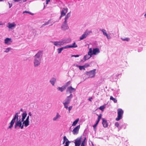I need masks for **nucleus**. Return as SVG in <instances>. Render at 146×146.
Listing matches in <instances>:
<instances>
[{"label":"nucleus","mask_w":146,"mask_h":146,"mask_svg":"<svg viewBox=\"0 0 146 146\" xmlns=\"http://www.w3.org/2000/svg\"><path fill=\"white\" fill-rule=\"evenodd\" d=\"M42 54L43 52L41 50L39 51L34 56L33 65L35 67H37L40 65Z\"/></svg>","instance_id":"f257e3e1"},{"label":"nucleus","mask_w":146,"mask_h":146,"mask_svg":"<svg viewBox=\"0 0 146 146\" xmlns=\"http://www.w3.org/2000/svg\"><path fill=\"white\" fill-rule=\"evenodd\" d=\"M25 126V123H23V121H22L21 119L19 120L16 121L14 126L15 128L17 129L18 127H19L21 129H22Z\"/></svg>","instance_id":"f03ea898"},{"label":"nucleus","mask_w":146,"mask_h":146,"mask_svg":"<svg viewBox=\"0 0 146 146\" xmlns=\"http://www.w3.org/2000/svg\"><path fill=\"white\" fill-rule=\"evenodd\" d=\"M18 113H16L15 116L13 118L11 122L9 123L10 125L8 127L9 129H11L13 127L15 122V120L16 119V121L19 120H18Z\"/></svg>","instance_id":"7ed1b4c3"},{"label":"nucleus","mask_w":146,"mask_h":146,"mask_svg":"<svg viewBox=\"0 0 146 146\" xmlns=\"http://www.w3.org/2000/svg\"><path fill=\"white\" fill-rule=\"evenodd\" d=\"M92 33V32L91 30H89L88 29L86 30L82 35L80 37V40H81L84 39L86 38L88 36Z\"/></svg>","instance_id":"20e7f679"},{"label":"nucleus","mask_w":146,"mask_h":146,"mask_svg":"<svg viewBox=\"0 0 146 146\" xmlns=\"http://www.w3.org/2000/svg\"><path fill=\"white\" fill-rule=\"evenodd\" d=\"M123 111L121 109H118L117 110V117L116 118L115 120L117 121H118L122 117V116L123 114Z\"/></svg>","instance_id":"39448f33"},{"label":"nucleus","mask_w":146,"mask_h":146,"mask_svg":"<svg viewBox=\"0 0 146 146\" xmlns=\"http://www.w3.org/2000/svg\"><path fill=\"white\" fill-rule=\"evenodd\" d=\"M96 69H94L88 72H87L86 74L88 76V78H92L94 77L95 75Z\"/></svg>","instance_id":"423d86ee"},{"label":"nucleus","mask_w":146,"mask_h":146,"mask_svg":"<svg viewBox=\"0 0 146 146\" xmlns=\"http://www.w3.org/2000/svg\"><path fill=\"white\" fill-rule=\"evenodd\" d=\"M91 50V53L92 56L93 55H97L100 52L99 48H94L93 50L91 48H89V49Z\"/></svg>","instance_id":"0eeeda50"},{"label":"nucleus","mask_w":146,"mask_h":146,"mask_svg":"<svg viewBox=\"0 0 146 146\" xmlns=\"http://www.w3.org/2000/svg\"><path fill=\"white\" fill-rule=\"evenodd\" d=\"M73 97V95L71 94L69 96H67L63 103L69 104L70 102L71 99Z\"/></svg>","instance_id":"6e6552de"},{"label":"nucleus","mask_w":146,"mask_h":146,"mask_svg":"<svg viewBox=\"0 0 146 146\" xmlns=\"http://www.w3.org/2000/svg\"><path fill=\"white\" fill-rule=\"evenodd\" d=\"M82 137H78L75 140V146H80L81 144Z\"/></svg>","instance_id":"1a4fd4ad"},{"label":"nucleus","mask_w":146,"mask_h":146,"mask_svg":"<svg viewBox=\"0 0 146 146\" xmlns=\"http://www.w3.org/2000/svg\"><path fill=\"white\" fill-rule=\"evenodd\" d=\"M91 49H89V51L88 52V54L84 56V59L85 60H88L92 56V55L91 53Z\"/></svg>","instance_id":"9d476101"},{"label":"nucleus","mask_w":146,"mask_h":146,"mask_svg":"<svg viewBox=\"0 0 146 146\" xmlns=\"http://www.w3.org/2000/svg\"><path fill=\"white\" fill-rule=\"evenodd\" d=\"M68 10V9L67 7L64 8L62 10L61 12V16L60 17V19L66 15V13H67Z\"/></svg>","instance_id":"9b49d317"},{"label":"nucleus","mask_w":146,"mask_h":146,"mask_svg":"<svg viewBox=\"0 0 146 146\" xmlns=\"http://www.w3.org/2000/svg\"><path fill=\"white\" fill-rule=\"evenodd\" d=\"M51 42L53 43L54 45L56 46H60L64 45L62 40L58 41H51Z\"/></svg>","instance_id":"f8f14e48"},{"label":"nucleus","mask_w":146,"mask_h":146,"mask_svg":"<svg viewBox=\"0 0 146 146\" xmlns=\"http://www.w3.org/2000/svg\"><path fill=\"white\" fill-rule=\"evenodd\" d=\"M80 127V126L79 125L74 128L72 131V133L74 135H76L78 134Z\"/></svg>","instance_id":"ddd939ff"},{"label":"nucleus","mask_w":146,"mask_h":146,"mask_svg":"<svg viewBox=\"0 0 146 146\" xmlns=\"http://www.w3.org/2000/svg\"><path fill=\"white\" fill-rule=\"evenodd\" d=\"M67 22L64 21L61 26V28L62 30H66L68 29L69 27L67 24Z\"/></svg>","instance_id":"4468645a"},{"label":"nucleus","mask_w":146,"mask_h":146,"mask_svg":"<svg viewBox=\"0 0 146 146\" xmlns=\"http://www.w3.org/2000/svg\"><path fill=\"white\" fill-rule=\"evenodd\" d=\"M8 24V25L7 26V27L9 29H12L15 28L16 25L15 23H9Z\"/></svg>","instance_id":"2eb2a0df"},{"label":"nucleus","mask_w":146,"mask_h":146,"mask_svg":"<svg viewBox=\"0 0 146 146\" xmlns=\"http://www.w3.org/2000/svg\"><path fill=\"white\" fill-rule=\"evenodd\" d=\"M12 42V39L11 38H7L4 40L5 44L7 45L11 44Z\"/></svg>","instance_id":"dca6fc26"},{"label":"nucleus","mask_w":146,"mask_h":146,"mask_svg":"<svg viewBox=\"0 0 146 146\" xmlns=\"http://www.w3.org/2000/svg\"><path fill=\"white\" fill-rule=\"evenodd\" d=\"M76 90V89L73 88L71 86L67 88V89L66 92H69L70 93H71L75 92Z\"/></svg>","instance_id":"f3484780"},{"label":"nucleus","mask_w":146,"mask_h":146,"mask_svg":"<svg viewBox=\"0 0 146 146\" xmlns=\"http://www.w3.org/2000/svg\"><path fill=\"white\" fill-rule=\"evenodd\" d=\"M61 115L58 113H57L55 117L53 118V121H58L61 117Z\"/></svg>","instance_id":"a211bd4d"},{"label":"nucleus","mask_w":146,"mask_h":146,"mask_svg":"<svg viewBox=\"0 0 146 146\" xmlns=\"http://www.w3.org/2000/svg\"><path fill=\"white\" fill-rule=\"evenodd\" d=\"M102 124L104 127H106L108 126V124L107 121H106L104 119H102Z\"/></svg>","instance_id":"6ab92c4d"},{"label":"nucleus","mask_w":146,"mask_h":146,"mask_svg":"<svg viewBox=\"0 0 146 146\" xmlns=\"http://www.w3.org/2000/svg\"><path fill=\"white\" fill-rule=\"evenodd\" d=\"M29 119L26 118L25 120L23 121V123H25V127H27L29 125Z\"/></svg>","instance_id":"aec40b11"},{"label":"nucleus","mask_w":146,"mask_h":146,"mask_svg":"<svg viewBox=\"0 0 146 146\" xmlns=\"http://www.w3.org/2000/svg\"><path fill=\"white\" fill-rule=\"evenodd\" d=\"M62 42H63V45L64 44L70 42L71 41V40L70 38H66L62 40Z\"/></svg>","instance_id":"412c9836"},{"label":"nucleus","mask_w":146,"mask_h":146,"mask_svg":"<svg viewBox=\"0 0 146 146\" xmlns=\"http://www.w3.org/2000/svg\"><path fill=\"white\" fill-rule=\"evenodd\" d=\"M56 79L55 78H52L50 81V83L52 84V85L54 86V84L56 82Z\"/></svg>","instance_id":"4be33fe9"},{"label":"nucleus","mask_w":146,"mask_h":146,"mask_svg":"<svg viewBox=\"0 0 146 146\" xmlns=\"http://www.w3.org/2000/svg\"><path fill=\"white\" fill-rule=\"evenodd\" d=\"M66 46L67 48H76L77 47V45L76 44L75 42H74L72 45H67Z\"/></svg>","instance_id":"5701e85b"},{"label":"nucleus","mask_w":146,"mask_h":146,"mask_svg":"<svg viewBox=\"0 0 146 146\" xmlns=\"http://www.w3.org/2000/svg\"><path fill=\"white\" fill-rule=\"evenodd\" d=\"M70 12L68 13L66 15L64 18V21L65 22H67V20L68 18L70 17Z\"/></svg>","instance_id":"b1692460"},{"label":"nucleus","mask_w":146,"mask_h":146,"mask_svg":"<svg viewBox=\"0 0 146 146\" xmlns=\"http://www.w3.org/2000/svg\"><path fill=\"white\" fill-rule=\"evenodd\" d=\"M67 48V47L66 46H64V47H61L60 48H58L57 49V50L58 51V54H60L61 53V51L64 49H66Z\"/></svg>","instance_id":"393cba45"},{"label":"nucleus","mask_w":146,"mask_h":146,"mask_svg":"<svg viewBox=\"0 0 146 146\" xmlns=\"http://www.w3.org/2000/svg\"><path fill=\"white\" fill-rule=\"evenodd\" d=\"M58 90L60 91L61 92H63L66 89L65 87H64V86L62 87H58L57 88Z\"/></svg>","instance_id":"a878e982"},{"label":"nucleus","mask_w":146,"mask_h":146,"mask_svg":"<svg viewBox=\"0 0 146 146\" xmlns=\"http://www.w3.org/2000/svg\"><path fill=\"white\" fill-rule=\"evenodd\" d=\"M79 120V119L78 118L76 119L73 123L72 125V126H74L76 125L77 124Z\"/></svg>","instance_id":"bb28decb"},{"label":"nucleus","mask_w":146,"mask_h":146,"mask_svg":"<svg viewBox=\"0 0 146 146\" xmlns=\"http://www.w3.org/2000/svg\"><path fill=\"white\" fill-rule=\"evenodd\" d=\"M12 49L11 47H8L6 48L5 49V51H4V52L6 53H7L9 52L10 50H12Z\"/></svg>","instance_id":"cd10ccee"},{"label":"nucleus","mask_w":146,"mask_h":146,"mask_svg":"<svg viewBox=\"0 0 146 146\" xmlns=\"http://www.w3.org/2000/svg\"><path fill=\"white\" fill-rule=\"evenodd\" d=\"M100 31L102 32L103 34L105 36H106L107 34L106 31L104 29H100Z\"/></svg>","instance_id":"c85d7f7f"},{"label":"nucleus","mask_w":146,"mask_h":146,"mask_svg":"<svg viewBox=\"0 0 146 146\" xmlns=\"http://www.w3.org/2000/svg\"><path fill=\"white\" fill-rule=\"evenodd\" d=\"M110 100H113V102L115 103L117 102V100L115 98H113L112 96H111L110 97Z\"/></svg>","instance_id":"c756f323"},{"label":"nucleus","mask_w":146,"mask_h":146,"mask_svg":"<svg viewBox=\"0 0 146 146\" xmlns=\"http://www.w3.org/2000/svg\"><path fill=\"white\" fill-rule=\"evenodd\" d=\"M121 39L123 41H128L129 40V38H121Z\"/></svg>","instance_id":"7c9ffc66"},{"label":"nucleus","mask_w":146,"mask_h":146,"mask_svg":"<svg viewBox=\"0 0 146 146\" xmlns=\"http://www.w3.org/2000/svg\"><path fill=\"white\" fill-rule=\"evenodd\" d=\"M71 83V82L70 81H69L67 82H66L65 85L64 86V87H65L66 88V87L70 85V84Z\"/></svg>","instance_id":"2f4dec72"},{"label":"nucleus","mask_w":146,"mask_h":146,"mask_svg":"<svg viewBox=\"0 0 146 146\" xmlns=\"http://www.w3.org/2000/svg\"><path fill=\"white\" fill-rule=\"evenodd\" d=\"M27 113L26 111H25L23 112V113L22 114V116L23 117H27Z\"/></svg>","instance_id":"473e14b6"},{"label":"nucleus","mask_w":146,"mask_h":146,"mask_svg":"<svg viewBox=\"0 0 146 146\" xmlns=\"http://www.w3.org/2000/svg\"><path fill=\"white\" fill-rule=\"evenodd\" d=\"M105 108V106H100L99 107V109L100 110L103 111L104 110V109Z\"/></svg>","instance_id":"72a5a7b5"},{"label":"nucleus","mask_w":146,"mask_h":146,"mask_svg":"<svg viewBox=\"0 0 146 146\" xmlns=\"http://www.w3.org/2000/svg\"><path fill=\"white\" fill-rule=\"evenodd\" d=\"M63 104L64 106V107L67 109L68 108V104L64 103H63Z\"/></svg>","instance_id":"f704fd0d"},{"label":"nucleus","mask_w":146,"mask_h":146,"mask_svg":"<svg viewBox=\"0 0 146 146\" xmlns=\"http://www.w3.org/2000/svg\"><path fill=\"white\" fill-rule=\"evenodd\" d=\"M70 143V142L69 141H66L65 143V145H64V146H68Z\"/></svg>","instance_id":"c9c22d12"},{"label":"nucleus","mask_w":146,"mask_h":146,"mask_svg":"<svg viewBox=\"0 0 146 146\" xmlns=\"http://www.w3.org/2000/svg\"><path fill=\"white\" fill-rule=\"evenodd\" d=\"M79 68L80 70H82V69H85V68L84 66H79Z\"/></svg>","instance_id":"e433bc0d"},{"label":"nucleus","mask_w":146,"mask_h":146,"mask_svg":"<svg viewBox=\"0 0 146 146\" xmlns=\"http://www.w3.org/2000/svg\"><path fill=\"white\" fill-rule=\"evenodd\" d=\"M50 21V20L48 21L47 22L43 24L42 25V26H44L46 25H48Z\"/></svg>","instance_id":"4c0bfd02"},{"label":"nucleus","mask_w":146,"mask_h":146,"mask_svg":"<svg viewBox=\"0 0 146 146\" xmlns=\"http://www.w3.org/2000/svg\"><path fill=\"white\" fill-rule=\"evenodd\" d=\"M105 36H106V38L108 39H110L111 38V37L110 35L108 34H107Z\"/></svg>","instance_id":"58836bf2"},{"label":"nucleus","mask_w":146,"mask_h":146,"mask_svg":"<svg viewBox=\"0 0 146 146\" xmlns=\"http://www.w3.org/2000/svg\"><path fill=\"white\" fill-rule=\"evenodd\" d=\"M63 140L64 141H68V139L66 137V136H64L63 137Z\"/></svg>","instance_id":"ea45409f"},{"label":"nucleus","mask_w":146,"mask_h":146,"mask_svg":"<svg viewBox=\"0 0 146 146\" xmlns=\"http://www.w3.org/2000/svg\"><path fill=\"white\" fill-rule=\"evenodd\" d=\"M97 125H98V124L96 123L94 125H93V127L94 129V130H96V127L97 126Z\"/></svg>","instance_id":"a19ab883"},{"label":"nucleus","mask_w":146,"mask_h":146,"mask_svg":"<svg viewBox=\"0 0 146 146\" xmlns=\"http://www.w3.org/2000/svg\"><path fill=\"white\" fill-rule=\"evenodd\" d=\"M102 114H100L99 115H98V119L99 120H100V119H101V117H102Z\"/></svg>","instance_id":"79ce46f5"},{"label":"nucleus","mask_w":146,"mask_h":146,"mask_svg":"<svg viewBox=\"0 0 146 146\" xmlns=\"http://www.w3.org/2000/svg\"><path fill=\"white\" fill-rule=\"evenodd\" d=\"M115 125L117 127H118L119 124L118 122H116L115 123Z\"/></svg>","instance_id":"37998d69"},{"label":"nucleus","mask_w":146,"mask_h":146,"mask_svg":"<svg viewBox=\"0 0 146 146\" xmlns=\"http://www.w3.org/2000/svg\"><path fill=\"white\" fill-rule=\"evenodd\" d=\"M26 117H23V116H22V118H21V120L22 121H25V118H26Z\"/></svg>","instance_id":"c03bdc74"},{"label":"nucleus","mask_w":146,"mask_h":146,"mask_svg":"<svg viewBox=\"0 0 146 146\" xmlns=\"http://www.w3.org/2000/svg\"><path fill=\"white\" fill-rule=\"evenodd\" d=\"M89 66V65L88 64H86L84 65V67L85 68H86V67H87Z\"/></svg>","instance_id":"a18cd8bd"},{"label":"nucleus","mask_w":146,"mask_h":146,"mask_svg":"<svg viewBox=\"0 0 146 146\" xmlns=\"http://www.w3.org/2000/svg\"><path fill=\"white\" fill-rule=\"evenodd\" d=\"M23 13H29L33 15V14H31V13H30V12H29L28 11H25L23 12Z\"/></svg>","instance_id":"49530a36"},{"label":"nucleus","mask_w":146,"mask_h":146,"mask_svg":"<svg viewBox=\"0 0 146 146\" xmlns=\"http://www.w3.org/2000/svg\"><path fill=\"white\" fill-rule=\"evenodd\" d=\"M72 106H70V107H69V108H68V110L69 112H70V111L72 109Z\"/></svg>","instance_id":"de8ad7c7"},{"label":"nucleus","mask_w":146,"mask_h":146,"mask_svg":"<svg viewBox=\"0 0 146 146\" xmlns=\"http://www.w3.org/2000/svg\"><path fill=\"white\" fill-rule=\"evenodd\" d=\"M86 139V138L85 137L84 138V140L82 141V143H81L85 144V143Z\"/></svg>","instance_id":"09e8293b"},{"label":"nucleus","mask_w":146,"mask_h":146,"mask_svg":"<svg viewBox=\"0 0 146 146\" xmlns=\"http://www.w3.org/2000/svg\"><path fill=\"white\" fill-rule=\"evenodd\" d=\"M72 57H78L79 56V55H72L71 56Z\"/></svg>","instance_id":"8fccbe9b"},{"label":"nucleus","mask_w":146,"mask_h":146,"mask_svg":"<svg viewBox=\"0 0 146 146\" xmlns=\"http://www.w3.org/2000/svg\"><path fill=\"white\" fill-rule=\"evenodd\" d=\"M28 115L29 116H31L32 115V114L31 112H29L28 113Z\"/></svg>","instance_id":"3c124183"},{"label":"nucleus","mask_w":146,"mask_h":146,"mask_svg":"<svg viewBox=\"0 0 146 146\" xmlns=\"http://www.w3.org/2000/svg\"><path fill=\"white\" fill-rule=\"evenodd\" d=\"M74 66H76V67H79V66H79L78 64H74Z\"/></svg>","instance_id":"603ef678"},{"label":"nucleus","mask_w":146,"mask_h":146,"mask_svg":"<svg viewBox=\"0 0 146 146\" xmlns=\"http://www.w3.org/2000/svg\"><path fill=\"white\" fill-rule=\"evenodd\" d=\"M100 121V120H99L98 119V120L97 121L96 123L98 124L99 122Z\"/></svg>","instance_id":"864d4df0"},{"label":"nucleus","mask_w":146,"mask_h":146,"mask_svg":"<svg viewBox=\"0 0 146 146\" xmlns=\"http://www.w3.org/2000/svg\"><path fill=\"white\" fill-rule=\"evenodd\" d=\"M81 146H85V144L82 143H81Z\"/></svg>","instance_id":"5fc2aeb1"},{"label":"nucleus","mask_w":146,"mask_h":146,"mask_svg":"<svg viewBox=\"0 0 146 146\" xmlns=\"http://www.w3.org/2000/svg\"><path fill=\"white\" fill-rule=\"evenodd\" d=\"M20 111H23V109L22 108H21L20 109Z\"/></svg>","instance_id":"6e6d98bb"},{"label":"nucleus","mask_w":146,"mask_h":146,"mask_svg":"<svg viewBox=\"0 0 146 146\" xmlns=\"http://www.w3.org/2000/svg\"><path fill=\"white\" fill-rule=\"evenodd\" d=\"M20 1V0H15V1L18 2V1Z\"/></svg>","instance_id":"4d7b16f0"},{"label":"nucleus","mask_w":146,"mask_h":146,"mask_svg":"<svg viewBox=\"0 0 146 146\" xmlns=\"http://www.w3.org/2000/svg\"><path fill=\"white\" fill-rule=\"evenodd\" d=\"M9 8H10L12 6V5H11L9 3Z\"/></svg>","instance_id":"13d9d810"},{"label":"nucleus","mask_w":146,"mask_h":146,"mask_svg":"<svg viewBox=\"0 0 146 146\" xmlns=\"http://www.w3.org/2000/svg\"><path fill=\"white\" fill-rule=\"evenodd\" d=\"M27 118L28 119H29V115H28L27 117Z\"/></svg>","instance_id":"bf43d9fd"},{"label":"nucleus","mask_w":146,"mask_h":146,"mask_svg":"<svg viewBox=\"0 0 146 146\" xmlns=\"http://www.w3.org/2000/svg\"><path fill=\"white\" fill-rule=\"evenodd\" d=\"M66 141H64V140L63 139V144H64L65 143V142Z\"/></svg>","instance_id":"052dcab7"},{"label":"nucleus","mask_w":146,"mask_h":146,"mask_svg":"<svg viewBox=\"0 0 146 146\" xmlns=\"http://www.w3.org/2000/svg\"><path fill=\"white\" fill-rule=\"evenodd\" d=\"M48 0H47L46 2V4H47L48 3Z\"/></svg>","instance_id":"680f3d73"},{"label":"nucleus","mask_w":146,"mask_h":146,"mask_svg":"<svg viewBox=\"0 0 146 146\" xmlns=\"http://www.w3.org/2000/svg\"><path fill=\"white\" fill-rule=\"evenodd\" d=\"M90 101H91V99L90 98H89V99H88Z\"/></svg>","instance_id":"e2e57ef3"},{"label":"nucleus","mask_w":146,"mask_h":146,"mask_svg":"<svg viewBox=\"0 0 146 146\" xmlns=\"http://www.w3.org/2000/svg\"><path fill=\"white\" fill-rule=\"evenodd\" d=\"M3 0H0V1H3Z\"/></svg>","instance_id":"0e129e2a"},{"label":"nucleus","mask_w":146,"mask_h":146,"mask_svg":"<svg viewBox=\"0 0 146 146\" xmlns=\"http://www.w3.org/2000/svg\"><path fill=\"white\" fill-rule=\"evenodd\" d=\"M3 24L2 23H0V25H2Z\"/></svg>","instance_id":"69168bd1"},{"label":"nucleus","mask_w":146,"mask_h":146,"mask_svg":"<svg viewBox=\"0 0 146 146\" xmlns=\"http://www.w3.org/2000/svg\"><path fill=\"white\" fill-rule=\"evenodd\" d=\"M121 129V127H120V128H119V130L120 129Z\"/></svg>","instance_id":"338daca9"},{"label":"nucleus","mask_w":146,"mask_h":146,"mask_svg":"<svg viewBox=\"0 0 146 146\" xmlns=\"http://www.w3.org/2000/svg\"><path fill=\"white\" fill-rule=\"evenodd\" d=\"M50 0H48V2L50 1Z\"/></svg>","instance_id":"774afa93"}]
</instances>
